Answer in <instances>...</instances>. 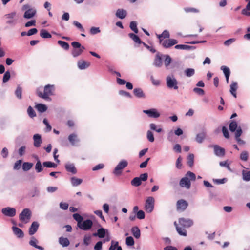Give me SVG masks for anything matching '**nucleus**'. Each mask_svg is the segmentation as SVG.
Listing matches in <instances>:
<instances>
[{
    "mask_svg": "<svg viewBox=\"0 0 250 250\" xmlns=\"http://www.w3.org/2000/svg\"><path fill=\"white\" fill-rule=\"evenodd\" d=\"M36 14V10L33 8H29L26 10L23 17L25 19H29L33 18Z\"/></svg>",
    "mask_w": 250,
    "mask_h": 250,
    "instance_id": "6ab92c4d",
    "label": "nucleus"
},
{
    "mask_svg": "<svg viewBox=\"0 0 250 250\" xmlns=\"http://www.w3.org/2000/svg\"><path fill=\"white\" fill-rule=\"evenodd\" d=\"M27 113L30 118H34L36 116V114L34 109L29 106L27 109Z\"/></svg>",
    "mask_w": 250,
    "mask_h": 250,
    "instance_id": "603ef678",
    "label": "nucleus"
},
{
    "mask_svg": "<svg viewBox=\"0 0 250 250\" xmlns=\"http://www.w3.org/2000/svg\"><path fill=\"white\" fill-rule=\"evenodd\" d=\"M131 232L134 237L136 239H138L140 237V230L139 228L137 226L133 227L131 229Z\"/></svg>",
    "mask_w": 250,
    "mask_h": 250,
    "instance_id": "c756f323",
    "label": "nucleus"
},
{
    "mask_svg": "<svg viewBox=\"0 0 250 250\" xmlns=\"http://www.w3.org/2000/svg\"><path fill=\"white\" fill-rule=\"evenodd\" d=\"M65 168L67 172H70L72 174H75L77 172V169L73 163L70 162L66 163L65 165Z\"/></svg>",
    "mask_w": 250,
    "mask_h": 250,
    "instance_id": "dca6fc26",
    "label": "nucleus"
},
{
    "mask_svg": "<svg viewBox=\"0 0 250 250\" xmlns=\"http://www.w3.org/2000/svg\"><path fill=\"white\" fill-rule=\"evenodd\" d=\"M134 95L138 98H145L146 96L143 90L140 88H135L133 90Z\"/></svg>",
    "mask_w": 250,
    "mask_h": 250,
    "instance_id": "4be33fe9",
    "label": "nucleus"
},
{
    "mask_svg": "<svg viewBox=\"0 0 250 250\" xmlns=\"http://www.w3.org/2000/svg\"><path fill=\"white\" fill-rule=\"evenodd\" d=\"M36 108L40 113L45 112L47 109V107L45 104H38L35 106Z\"/></svg>",
    "mask_w": 250,
    "mask_h": 250,
    "instance_id": "e433bc0d",
    "label": "nucleus"
},
{
    "mask_svg": "<svg viewBox=\"0 0 250 250\" xmlns=\"http://www.w3.org/2000/svg\"><path fill=\"white\" fill-rule=\"evenodd\" d=\"M15 94L16 96L19 99L22 98V88L18 86L15 90Z\"/></svg>",
    "mask_w": 250,
    "mask_h": 250,
    "instance_id": "864d4df0",
    "label": "nucleus"
},
{
    "mask_svg": "<svg viewBox=\"0 0 250 250\" xmlns=\"http://www.w3.org/2000/svg\"><path fill=\"white\" fill-rule=\"evenodd\" d=\"M185 75L188 77L193 76L195 74V70L193 68H187L184 71Z\"/></svg>",
    "mask_w": 250,
    "mask_h": 250,
    "instance_id": "37998d69",
    "label": "nucleus"
},
{
    "mask_svg": "<svg viewBox=\"0 0 250 250\" xmlns=\"http://www.w3.org/2000/svg\"><path fill=\"white\" fill-rule=\"evenodd\" d=\"M31 216V212L28 208L24 209L20 214L19 218L21 221H24L25 219H29Z\"/></svg>",
    "mask_w": 250,
    "mask_h": 250,
    "instance_id": "f8f14e48",
    "label": "nucleus"
},
{
    "mask_svg": "<svg viewBox=\"0 0 250 250\" xmlns=\"http://www.w3.org/2000/svg\"><path fill=\"white\" fill-rule=\"evenodd\" d=\"M137 23L135 21L130 22L129 27L130 29L136 34L138 33V29L137 27Z\"/></svg>",
    "mask_w": 250,
    "mask_h": 250,
    "instance_id": "09e8293b",
    "label": "nucleus"
},
{
    "mask_svg": "<svg viewBox=\"0 0 250 250\" xmlns=\"http://www.w3.org/2000/svg\"><path fill=\"white\" fill-rule=\"evenodd\" d=\"M33 166V164L29 162H24L22 165V169L24 171H27L30 170Z\"/></svg>",
    "mask_w": 250,
    "mask_h": 250,
    "instance_id": "a18cd8bd",
    "label": "nucleus"
},
{
    "mask_svg": "<svg viewBox=\"0 0 250 250\" xmlns=\"http://www.w3.org/2000/svg\"><path fill=\"white\" fill-rule=\"evenodd\" d=\"M240 158L241 160L244 161H247L248 160V152L246 151H243L240 154Z\"/></svg>",
    "mask_w": 250,
    "mask_h": 250,
    "instance_id": "13d9d810",
    "label": "nucleus"
},
{
    "mask_svg": "<svg viewBox=\"0 0 250 250\" xmlns=\"http://www.w3.org/2000/svg\"><path fill=\"white\" fill-rule=\"evenodd\" d=\"M59 242L63 247H67L70 244L68 239L62 236L59 238Z\"/></svg>",
    "mask_w": 250,
    "mask_h": 250,
    "instance_id": "473e14b6",
    "label": "nucleus"
},
{
    "mask_svg": "<svg viewBox=\"0 0 250 250\" xmlns=\"http://www.w3.org/2000/svg\"><path fill=\"white\" fill-rule=\"evenodd\" d=\"M100 32L99 27H92L90 29V33L91 35H95Z\"/></svg>",
    "mask_w": 250,
    "mask_h": 250,
    "instance_id": "680f3d73",
    "label": "nucleus"
},
{
    "mask_svg": "<svg viewBox=\"0 0 250 250\" xmlns=\"http://www.w3.org/2000/svg\"><path fill=\"white\" fill-rule=\"evenodd\" d=\"M179 185L182 188L185 187L187 189H189L191 186V183L188 178L185 176L180 180Z\"/></svg>",
    "mask_w": 250,
    "mask_h": 250,
    "instance_id": "2eb2a0df",
    "label": "nucleus"
},
{
    "mask_svg": "<svg viewBox=\"0 0 250 250\" xmlns=\"http://www.w3.org/2000/svg\"><path fill=\"white\" fill-rule=\"evenodd\" d=\"M186 177H188V179H190L191 181H195L196 179L195 174L191 171H188L186 174Z\"/></svg>",
    "mask_w": 250,
    "mask_h": 250,
    "instance_id": "6e6d98bb",
    "label": "nucleus"
},
{
    "mask_svg": "<svg viewBox=\"0 0 250 250\" xmlns=\"http://www.w3.org/2000/svg\"><path fill=\"white\" fill-rule=\"evenodd\" d=\"M184 10L187 13L189 12H193V13H198L199 12V10L196 9L195 8L191 7H186L184 8Z\"/></svg>",
    "mask_w": 250,
    "mask_h": 250,
    "instance_id": "69168bd1",
    "label": "nucleus"
},
{
    "mask_svg": "<svg viewBox=\"0 0 250 250\" xmlns=\"http://www.w3.org/2000/svg\"><path fill=\"white\" fill-rule=\"evenodd\" d=\"M242 178L245 181H250V171L243 170L242 171Z\"/></svg>",
    "mask_w": 250,
    "mask_h": 250,
    "instance_id": "58836bf2",
    "label": "nucleus"
},
{
    "mask_svg": "<svg viewBox=\"0 0 250 250\" xmlns=\"http://www.w3.org/2000/svg\"><path fill=\"white\" fill-rule=\"evenodd\" d=\"M39 224L36 222H33L29 229V234L30 235L34 234L38 230Z\"/></svg>",
    "mask_w": 250,
    "mask_h": 250,
    "instance_id": "aec40b11",
    "label": "nucleus"
},
{
    "mask_svg": "<svg viewBox=\"0 0 250 250\" xmlns=\"http://www.w3.org/2000/svg\"><path fill=\"white\" fill-rule=\"evenodd\" d=\"M147 138L150 142H153L154 141L153 134L150 130H148L147 132Z\"/></svg>",
    "mask_w": 250,
    "mask_h": 250,
    "instance_id": "0e129e2a",
    "label": "nucleus"
},
{
    "mask_svg": "<svg viewBox=\"0 0 250 250\" xmlns=\"http://www.w3.org/2000/svg\"><path fill=\"white\" fill-rule=\"evenodd\" d=\"M206 137V133L204 132L198 133L196 135L195 140L198 143H202Z\"/></svg>",
    "mask_w": 250,
    "mask_h": 250,
    "instance_id": "c9c22d12",
    "label": "nucleus"
},
{
    "mask_svg": "<svg viewBox=\"0 0 250 250\" xmlns=\"http://www.w3.org/2000/svg\"><path fill=\"white\" fill-rule=\"evenodd\" d=\"M73 217L77 222V226L78 227L81 222H82L83 220V217L79 213L74 214L73 215Z\"/></svg>",
    "mask_w": 250,
    "mask_h": 250,
    "instance_id": "79ce46f5",
    "label": "nucleus"
},
{
    "mask_svg": "<svg viewBox=\"0 0 250 250\" xmlns=\"http://www.w3.org/2000/svg\"><path fill=\"white\" fill-rule=\"evenodd\" d=\"M166 83L168 88L177 90L178 88V82L173 75L167 76L166 78Z\"/></svg>",
    "mask_w": 250,
    "mask_h": 250,
    "instance_id": "7ed1b4c3",
    "label": "nucleus"
},
{
    "mask_svg": "<svg viewBox=\"0 0 250 250\" xmlns=\"http://www.w3.org/2000/svg\"><path fill=\"white\" fill-rule=\"evenodd\" d=\"M1 212L5 216L12 217L16 215V211L15 208L6 207L2 209Z\"/></svg>",
    "mask_w": 250,
    "mask_h": 250,
    "instance_id": "6e6552de",
    "label": "nucleus"
},
{
    "mask_svg": "<svg viewBox=\"0 0 250 250\" xmlns=\"http://www.w3.org/2000/svg\"><path fill=\"white\" fill-rule=\"evenodd\" d=\"M220 69L223 72L227 83H229V79L230 75V71L229 67L227 66L223 65L221 67Z\"/></svg>",
    "mask_w": 250,
    "mask_h": 250,
    "instance_id": "5701e85b",
    "label": "nucleus"
},
{
    "mask_svg": "<svg viewBox=\"0 0 250 250\" xmlns=\"http://www.w3.org/2000/svg\"><path fill=\"white\" fill-rule=\"evenodd\" d=\"M103 242L101 241H98L94 246V250H102Z\"/></svg>",
    "mask_w": 250,
    "mask_h": 250,
    "instance_id": "774afa93",
    "label": "nucleus"
},
{
    "mask_svg": "<svg viewBox=\"0 0 250 250\" xmlns=\"http://www.w3.org/2000/svg\"><path fill=\"white\" fill-rule=\"evenodd\" d=\"M33 139L34 146L37 148L40 147L42 143L41 135L39 134H35L33 135Z\"/></svg>",
    "mask_w": 250,
    "mask_h": 250,
    "instance_id": "f3484780",
    "label": "nucleus"
},
{
    "mask_svg": "<svg viewBox=\"0 0 250 250\" xmlns=\"http://www.w3.org/2000/svg\"><path fill=\"white\" fill-rule=\"evenodd\" d=\"M118 242L112 240L111 242V246L109 247V250H115L117 247L118 246Z\"/></svg>",
    "mask_w": 250,
    "mask_h": 250,
    "instance_id": "052dcab7",
    "label": "nucleus"
},
{
    "mask_svg": "<svg viewBox=\"0 0 250 250\" xmlns=\"http://www.w3.org/2000/svg\"><path fill=\"white\" fill-rule=\"evenodd\" d=\"M128 165V162L126 160H122L119 164L116 166L114 170L113 173L115 175H120L122 173V170L124 168L126 167Z\"/></svg>",
    "mask_w": 250,
    "mask_h": 250,
    "instance_id": "20e7f679",
    "label": "nucleus"
},
{
    "mask_svg": "<svg viewBox=\"0 0 250 250\" xmlns=\"http://www.w3.org/2000/svg\"><path fill=\"white\" fill-rule=\"evenodd\" d=\"M126 244L128 246H132L134 244V240L132 236H128L126 238Z\"/></svg>",
    "mask_w": 250,
    "mask_h": 250,
    "instance_id": "5fc2aeb1",
    "label": "nucleus"
},
{
    "mask_svg": "<svg viewBox=\"0 0 250 250\" xmlns=\"http://www.w3.org/2000/svg\"><path fill=\"white\" fill-rule=\"evenodd\" d=\"M126 14L127 13L125 10L121 9H118L116 13V16L121 19L125 18Z\"/></svg>",
    "mask_w": 250,
    "mask_h": 250,
    "instance_id": "f704fd0d",
    "label": "nucleus"
},
{
    "mask_svg": "<svg viewBox=\"0 0 250 250\" xmlns=\"http://www.w3.org/2000/svg\"><path fill=\"white\" fill-rule=\"evenodd\" d=\"M90 66V62L84 60H80L78 62V66L81 70L84 69Z\"/></svg>",
    "mask_w": 250,
    "mask_h": 250,
    "instance_id": "a878e982",
    "label": "nucleus"
},
{
    "mask_svg": "<svg viewBox=\"0 0 250 250\" xmlns=\"http://www.w3.org/2000/svg\"><path fill=\"white\" fill-rule=\"evenodd\" d=\"M194 156L193 154H189L188 157V165L190 167H192L194 164Z\"/></svg>",
    "mask_w": 250,
    "mask_h": 250,
    "instance_id": "49530a36",
    "label": "nucleus"
},
{
    "mask_svg": "<svg viewBox=\"0 0 250 250\" xmlns=\"http://www.w3.org/2000/svg\"><path fill=\"white\" fill-rule=\"evenodd\" d=\"M188 203L186 200L180 199L177 201L176 208L177 210H185L188 207Z\"/></svg>",
    "mask_w": 250,
    "mask_h": 250,
    "instance_id": "9b49d317",
    "label": "nucleus"
},
{
    "mask_svg": "<svg viewBox=\"0 0 250 250\" xmlns=\"http://www.w3.org/2000/svg\"><path fill=\"white\" fill-rule=\"evenodd\" d=\"M10 78V73L9 71H7L5 72L3 77V82L6 83L9 81Z\"/></svg>",
    "mask_w": 250,
    "mask_h": 250,
    "instance_id": "bf43d9fd",
    "label": "nucleus"
},
{
    "mask_svg": "<svg viewBox=\"0 0 250 250\" xmlns=\"http://www.w3.org/2000/svg\"><path fill=\"white\" fill-rule=\"evenodd\" d=\"M12 230L15 235L18 238H23L24 236L23 232L21 229L17 227H12Z\"/></svg>",
    "mask_w": 250,
    "mask_h": 250,
    "instance_id": "bb28decb",
    "label": "nucleus"
},
{
    "mask_svg": "<svg viewBox=\"0 0 250 250\" xmlns=\"http://www.w3.org/2000/svg\"><path fill=\"white\" fill-rule=\"evenodd\" d=\"M174 224L176 227V230L179 235L184 236L187 235V231L184 228L178 226L176 222Z\"/></svg>",
    "mask_w": 250,
    "mask_h": 250,
    "instance_id": "2f4dec72",
    "label": "nucleus"
},
{
    "mask_svg": "<svg viewBox=\"0 0 250 250\" xmlns=\"http://www.w3.org/2000/svg\"><path fill=\"white\" fill-rule=\"evenodd\" d=\"M73 25H74L76 27H77L79 29H80V30L82 32H84V28H83L82 25L79 23V22H78L77 21H74L73 22Z\"/></svg>",
    "mask_w": 250,
    "mask_h": 250,
    "instance_id": "e2e57ef3",
    "label": "nucleus"
},
{
    "mask_svg": "<svg viewBox=\"0 0 250 250\" xmlns=\"http://www.w3.org/2000/svg\"><path fill=\"white\" fill-rule=\"evenodd\" d=\"M179 224L184 228H188L193 224L192 220L190 219L180 218L179 219Z\"/></svg>",
    "mask_w": 250,
    "mask_h": 250,
    "instance_id": "1a4fd4ad",
    "label": "nucleus"
},
{
    "mask_svg": "<svg viewBox=\"0 0 250 250\" xmlns=\"http://www.w3.org/2000/svg\"><path fill=\"white\" fill-rule=\"evenodd\" d=\"M55 87L54 85L47 84L44 86V92L42 93L39 89H37V95L40 98L46 100H50L49 96L54 95Z\"/></svg>",
    "mask_w": 250,
    "mask_h": 250,
    "instance_id": "f257e3e1",
    "label": "nucleus"
},
{
    "mask_svg": "<svg viewBox=\"0 0 250 250\" xmlns=\"http://www.w3.org/2000/svg\"><path fill=\"white\" fill-rule=\"evenodd\" d=\"M92 225V221L90 219H86L83 222L82 221L78 227L82 230H88L91 228Z\"/></svg>",
    "mask_w": 250,
    "mask_h": 250,
    "instance_id": "0eeeda50",
    "label": "nucleus"
},
{
    "mask_svg": "<svg viewBox=\"0 0 250 250\" xmlns=\"http://www.w3.org/2000/svg\"><path fill=\"white\" fill-rule=\"evenodd\" d=\"M35 169L37 173L42 172L43 170V167L42 165L41 161L38 160L35 165Z\"/></svg>",
    "mask_w": 250,
    "mask_h": 250,
    "instance_id": "3c124183",
    "label": "nucleus"
},
{
    "mask_svg": "<svg viewBox=\"0 0 250 250\" xmlns=\"http://www.w3.org/2000/svg\"><path fill=\"white\" fill-rule=\"evenodd\" d=\"M178 42V41L176 39H166L163 41L162 42H159L161 44L162 46L165 48H168L176 44Z\"/></svg>",
    "mask_w": 250,
    "mask_h": 250,
    "instance_id": "423d86ee",
    "label": "nucleus"
},
{
    "mask_svg": "<svg viewBox=\"0 0 250 250\" xmlns=\"http://www.w3.org/2000/svg\"><path fill=\"white\" fill-rule=\"evenodd\" d=\"M174 48L176 49L190 50L192 49H194L195 48V47L185 44H178L176 45Z\"/></svg>",
    "mask_w": 250,
    "mask_h": 250,
    "instance_id": "cd10ccee",
    "label": "nucleus"
},
{
    "mask_svg": "<svg viewBox=\"0 0 250 250\" xmlns=\"http://www.w3.org/2000/svg\"><path fill=\"white\" fill-rule=\"evenodd\" d=\"M38 243V241L34 237H32L31 238L29 242V245L32 246V247H34L35 248L38 249L40 250H43V247L37 245Z\"/></svg>",
    "mask_w": 250,
    "mask_h": 250,
    "instance_id": "b1692460",
    "label": "nucleus"
},
{
    "mask_svg": "<svg viewBox=\"0 0 250 250\" xmlns=\"http://www.w3.org/2000/svg\"><path fill=\"white\" fill-rule=\"evenodd\" d=\"M70 181L73 187H76L80 185L83 182V180L76 177H72L70 178Z\"/></svg>",
    "mask_w": 250,
    "mask_h": 250,
    "instance_id": "7c9ffc66",
    "label": "nucleus"
},
{
    "mask_svg": "<svg viewBox=\"0 0 250 250\" xmlns=\"http://www.w3.org/2000/svg\"><path fill=\"white\" fill-rule=\"evenodd\" d=\"M128 36L136 43L138 44H142L143 43L139 37L134 33H129Z\"/></svg>",
    "mask_w": 250,
    "mask_h": 250,
    "instance_id": "72a5a7b5",
    "label": "nucleus"
},
{
    "mask_svg": "<svg viewBox=\"0 0 250 250\" xmlns=\"http://www.w3.org/2000/svg\"><path fill=\"white\" fill-rule=\"evenodd\" d=\"M108 230L103 228H101L97 230V232L93 234V235L95 237H99L100 238H103L105 237L106 232Z\"/></svg>",
    "mask_w": 250,
    "mask_h": 250,
    "instance_id": "412c9836",
    "label": "nucleus"
},
{
    "mask_svg": "<svg viewBox=\"0 0 250 250\" xmlns=\"http://www.w3.org/2000/svg\"><path fill=\"white\" fill-rule=\"evenodd\" d=\"M68 139L72 146H76V144L80 141L77 135L75 133L70 134L68 137Z\"/></svg>",
    "mask_w": 250,
    "mask_h": 250,
    "instance_id": "a211bd4d",
    "label": "nucleus"
},
{
    "mask_svg": "<svg viewBox=\"0 0 250 250\" xmlns=\"http://www.w3.org/2000/svg\"><path fill=\"white\" fill-rule=\"evenodd\" d=\"M157 37L159 39V42H162V41L164 40V39L169 38L170 34L167 30H165L161 34L157 35Z\"/></svg>",
    "mask_w": 250,
    "mask_h": 250,
    "instance_id": "393cba45",
    "label": "nucleus"
},
{
    "mask_svg": "<svg viewBox=\"0 0 250 250\" xmlns=\"http://www.w3.org/2000/svg\"><path fill=\"white\" fill-rule=\"evenodd\" d=\"M71 45L73 47L71 54L74 57H77L80 55L85 49V47L78 42H71Z\"/></svg>",
    "mask_w": 250,
    "mask_h": 250,
    "instance_id": "f03ea898",
    "label": "nucleus"
},
{
    "mask_svg": "<svg viewBox=\"0 0 250 250\" xmlns=\"http://www.w3.org/2000/svg\"><path fill=\"white\" fill-rule=\"evenodd\" d=\"M193 92L196 93L199 95L203 96L205 94V91L203 89L198 87L194 88L193 89Z\"/></svg>",
    "mask_w": 250,
    "mask_h": 250,
    "instance_id": "4d7b16f0",
    "label": "nucleus"
},
{
    "mask_svg": "<svg viewBox=\"0 0 250 250\" xmlns=\"http://www.w3.org/2000/svg\"><path fill=\"white\" fill-rule=\"evenodd\" d=\"M230 92L231 94L235 97L236 98V91L238 88V84L236 82H232L230 86Z\"/></svg>",
    "mask_w": 250,
    "mask_h": 250,
    "instance_id": "c85d7f7f",
    "label": "nucleus"
},
{
    "mask_svg": "<svg viewBox=\"0 0 250 250\" xmlns=\"http://www.w3.org/2000/svg\"><path fill=\"white\" fill-rule=\"evenodd\" d=\"M16 13L12 12L10 13L5 14L4 17L8 20L6 21V24L15 25L16 24V21L13 20V18L16 16Z\"/></svg>",
    "mask_w": 250,
    "mask_h": 250,
    "instance_id": "4468645a",
    "label": "nucleus"
},
{
    "mask_svg": "<svg viewBox=\"0 0 250 250\" xmlns=\"http://www.w3.org/2000/svg\"><path fill=\"white\" fill-rule=\"evenodd\" d=\"M143 113L147 114L149 117L157 118L160 117V114L155 108H151L149 110H144Z\"/></svg>",
    "mask_w": 250,
    "mask_h": 250,
    "instance_id": "9d476101",
    "label": "nucleus"
},
{
    "mask_svg": "<svg viewBox=\"0 0 250 250\" xmlns=\"http://www.w3.org/2000/svg\"><path fill=\"white\" fill-rule=\"evenodd\" d=\"M40 36L42 38H50L51 35L45 29H42L40 31Z\"/></svg>",
    "mask_w": 250,
    "mask_h": 250,
    "instance_id": "de8ad7c7",
    "label": "nucleus"
},
{
    "mask_svg": "<svg viewBox=\"0 0 250 250\" xmlns=\"http://www.w3.org/2000/svg\"><path fill=\"white\" fill-rule=\"evenodd\" d=\"M57 42L58 44L64 50H67L69 49V45L67 42L61 40H59Z\"/></svg>",
    "mask_w": 250,
    "mask_h": 250,
    "instance_id": "c03bdc74",
    "label": "nucleus"
},
{
    "mask_svg": "<svg viewBox=\"0 0 250 250\" xmlns=\"http://www.w3.org/2000/svg\"><path fill=\"white\" fill-rule=\"evenodd\" d=\"M238 128L237 122L234 120L231 121L229 125V129L230 131L232 132H234Z\"/></svg>",
    "mask_w": 250,
    "mask_h": 250,
    "instance_id": "ea45409f",
    "label": "nucleus"
},
{
    "mask_svg": "<svg viewBox=\"0 0 250 250\" xmlns=\"http://www.w3.org/2000/svg\"><path fill=\"white\" fill-rule=\"evenodd\" d=\"M154 198L150 196L147 197L145 203V210L147 213H151L154 209Z\"/></svg>",
    "mask_w": 250,
    "mask_h": 250,
    "instance_id": "39448f33",
    "label": "nucleus"
},
{
    "mask_svg": "<svg viewBox=\"0 0 250 250\" xmlns=\"http://www.w3.org/2000/svg\"><path fill=\"white\" fill-rule=\"evenodd\" d=\"M136 217L139 219H143L145 218V214L143 210H139L137 212Z\"/></svg>",
    "mask_w": 250,
    "mask_h": 250,
    "instance_id": "338daca9",
    "label": "nucleus"
},
{
    "mask_svg": "<svg viewBox=\"0 0 250 250\" xmlns=\"http://www.w3.org/2000/svg\"><path fill=\"white\" fill-rule=\"evenodd\" d=\"M214 148V152L215 155L218 157H223L225 154V150L224 148L220 147L218 145H215L211 146Z\"/></svg>",
    "mask_w": 250,
    "mask_h": 250,
    "instance_id": "ddd939ff",
    "label": "nucleus"
},
{
    "mask_svg": "<svg viewBox=\"0 0 250 250\" xmlns=\"http://www.w3.org/2000/svg\"><path fill=\"white\" fill-rule=\"evenodd\" d=\"M153 65L158 67H160L162 66V58L159 54H157L153 62Z\"/></svg>",
    "mask_w": 250,
    "mask_h": 250,
    "instance_id": "4c0bfd02",
    "label": "nucleus"
},
{
    "mask_svg": "<svg viewBox=\"0 0 250 250\" xmlns=\"http://www.w3.org/2000/svg\"><path fill=\"white\" fill-rule=\"evenodd\" d=\"M142 184L140 178L136 177L134 178L131 181V184L134 187H138Z\"/></svg>",
    "mask_w": 250,
    "mask_h": 250,
    "instance_id": "a19ab883",
    "label": "nucleus"
},
{
    "mask_svg": "<svg viewBox=\"0 0 250 250\" xmlns=\"http://www.w3.org/2000/svg\"><path fill=\"white\" fill-rule=\"evenodd\" d=\"M42 165L44 167H48V168H51L53 167L55 168L57 167V165L55 163L50 162V161H45L43 162Z\"/></svg>",
    "mask_w": 250,
    "mask_h": 250,
    "instance_id": "8fccbe9b",
    "label": "nucleus"
}]
</instances>
